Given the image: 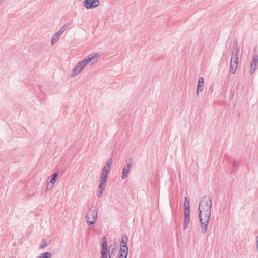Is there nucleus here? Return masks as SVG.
<instances>
[{
    "mask_svg": "<svg viewBox=\"0 0 258 258\" xmlns=\"http://www.w3.org/2000/svg\"><path fill=\"white\" fill-rule=\"evenodd\" d=\"M212 204V199L209 196H205L199 201V217L202 234H205L207 232L211 214Z\"/></svg>",
    "mask_w": 258,
    "mask_h": 258,
    "instance_id": "1",
    "label": "nucleus"
},
{
    "mask_svg": "<svg viewBox=\"0 0 258 258\" xmlns=\"http://www.w3.org/2000/svg\"><path fill=\"white\" fill-rule=\"evenodd\" d=\"M93 204L92 208L88 211L85 216L86 222L89 225L94 224L97 218V210L96 208H93Z\"/></svg>",
    "mask_w": 258,
    "mask_h": 258,
    "instance_id": "2",
    "label": "nucleus"
},
{
    "mask_svg": "<svg viewBox=\"0 0 258 258\" xmlns=\"http://www.w3.org/2000/svg\"><path fill=\"white\" fill-rule=\"evenodd\" d=\"M101 258H108V246L106 238L104 237L101 239Z\"/></svg>",
    "mask_w": 258,
    "mask_h": 258,
    "instance_id": "3",
    "label": "nucleus"
},
{
    "mask_svg": "<svg viewBox=\"0 0 258 258\" xmlns=\"http://www.w3.org/2000/svg\"><path fill=\"white\" fill-rule=\"evenodd\" d=\"M99 3V0H85L83 2L84 6L87 9L96 8Z\"/></svg>",
    "mask_w": 258,
    "mask_h": 258,
    "instance_id": "4",
    "label": "nucleus"
},
{
    "mask_svg": "<svg viewBox=\"0 0 258 258\" xmlns=\"http://www.w3.org/2000/svg\"><path fill=\"white\" fill-rule=\"evenodd\" d=\"M238 62V57L232 56L230 63V71L232 74H234L237 68V64Z\"/></svg>",
    "mask_w": 258,
    "mask_h": 258,
    "instance_id": "5",
    "label": "nucleus"
},
{
    "mask_svg": "<svg viewBox=\"0 0 258 258\" xmlns=\"http://www.w3.org/2000/svg\"><path fill=\"white\" fill-rule=\"evenodd\" d=\"M100 56L98 53H95L94 54H90L86 57L89 64H93L98 61V59Z\"/></svg>",
    "mask_w": 258,
    "mask_h": 258,
    "instance_id": "6",
    "label": "nucleus"
},
{
    "mask_svg": "<svg viewBox=\"0 0 258 258\" xmlns=\"http://www.w3.org/2000/svg\"><path fill=\"white\" fill-rule=\"evenodd\" d=\"M128 241V237L126 234L122 235L120 243V248H122V249H125L128 250V248L127 246V243Z\"/></svg>",
    "mask_w": 258,
    "mask_h": 258,
    "instance_id": "7",
    "label": "nucleus"
},
{
    "mask_svg": "<svg viewBox=\"0 0 258 258\" xmlns=\"http://www.w3.org/2000/svg\"><path fill=\"white\" fill-rule=\"evenodd\" d=\"M258 62V55L254 54L253 57V60L250 65V74H252L256 69L257 63Z\"/></svg>",
    "mask_w": 258,
    "mask_h": 258,
    "instance_id": "8",
    "label": "nucleus"
},
{
    "mask_svg": "<svg viewBox=\"0 0 258 258\" xmlns=\"http://www.w3.org/2000/svg\"><path fill=\"white\" fill-rule=\"evenodd\" d=\"M83 69L82 67L81 64H79V62L73 68V71L71 74V77H74V76L78 75L81 71Z\"/></svg>",
    "mask_w": 258,
    "mask_h": 258,
    "instance_id": "9",
    "label": "nucleus"
},
{
    "mask_svg": "<svg viewBox=\"0 0 258 258\" xmlns=\"http://www.w3.org/2000/svg\"><path fill=\"white\" fill-rule=\"evenodd\" d=\"M132 166V163H128L126 166H125L122 171L121 178L122 179H124L127 178L128 174L130 171V169Z\"/></svg>",
    "mask_w": 258,
    "mask_h": 258,
    "instance_id": "10",
    "label": "nucleus"
},
{
    "mask_svg": "<svg viewBox=\"0 0 258 258\" xmlns=\"http://www.w3.org/2000/svg\"><path fill=\"white\" fill-rule=\"evenodd\" d=\"M204 83V79L203 77H200L198 80L196 94L197 96L199 95L200 91H202L203 89V86Z\"/></svg>",
    "mask_w": 258,
    "mask_h": 258,
    "instance_id": "11",
    "label": "nucleus"
},
{
    "mask_svg": "<svg viewBox=\"0 0 258 258\" xmlns=\"http://www.w3.org/2000/svg\"><path fill=\"white\" fill-rule=\"evenodd\" d=\"M108 173H103V172H101V175L100 176V181L99 185L106 186L107 183V179L108 177Z\"/></svg>",
    "mask_w": 258,
    "mask_h": 258,
    "instance_id": "12",
    "label": "nucleus"
},
{
    "mask_svg": "<svg viewBox=\"0 0 258 258\" xmlns=\"http://www.w3.org/2000/svg\"><path fill=\"white\" fill-rule=\"evenodd\" d=\"M128 254V250L119 248V258H127Z\"/></svg>",
    "mask_w": 258,
    "mask_h": 258,
    "instance_id": "13",
    "label": "nucleus"
},
{
    "mask_svg": "<svg viewBox=\"0 0 258 258\" xmlns=\"http://www.w3.org/2000/svg\"><path fill=\"white\" fill-rule=\"evenodd\" d=\"M105 187H106V186L102 185V186H101V185H99V190L97 192V196L99 198L102 196L103 192L105 188Z\"/></svg>",
    "mask_w": 258,
    "mask_h": 258,
    "instance_id": "14",
    "label": "nucleus"
},
{
    "mask_svg": "<svg viewBox=\"0 0 258 258\" xmlns=\"http://www.w3.org/2000/svg\"><path fill=\"white\" fill-rule=\"evenodd\" d=\"M59 36L57 34L55 33L52 37L51 39V44L53 45L58 40H59Z\"/></svg>",
    "mask_w": 258,
    "mask_h": 258,
    "instance_id": "15",
    "label": "nucleus"
},
{
    "mask_svg": "<svg viewBox=\"0 0 258 258\" xmlns=\"http://www.w3.org/2000/svg\"><path fill=\"white\" fill-rule=\"evenodd\" d=\"M51 253L49 252H45L41 253L37 258H51Z\"/></svg>",
    "mask_w": 258,
    "mask_h": 258,
    "instance_id": "16",
    "label": "nucleus"
},
{
    "mask_svg": "<svg viewBox=\"0 0 258 258\" xmlns=\"http://www.w3.org/2000/svg\"><path fill=\"white\" fill-rule=\"evenodd\" d=\"M70 26L68 24H65L61 28V29L57 32L56 33L59 36H60L61 34L66 30V29Z\"/></svg>",
    "mask_w": 258,
    "mask_h": 258,
    "instance_id": "17",
    "label": "nucleus"
},
{
    "mask_svg": "<svg viewBox=\"0 0 258 258\" xmlns=\"http://www.w3.org/2000/svg\"><path fill=\"white\" fill-rule=\"evenodd\" d=\"M58 174L57 173H54L51 177V179L50 180V183H52V184H54V183L56 182L57 177H58Z\"/></svg>",
    "mask_w": 258,
    "mask_h": 258,
    "instance_id": "18",
    "label": "nucleus"
},
{
    "mask_svg": "<svg viewBox=\"0 0 258 258\" xmlns=\"http://www.w3.org/2000/svg\"><path fill=\"white\" fill-rule=\"evenodd\" d=\"M116 252V249L114 247L111 249L110 252L108 250V258H113V256L115 255Z\"/></svg>",
    "mask_w": 258,
    "mask_h": 258,
    "instance_id": "19",
    "label": "nucleus"
},
{
    "mask_svg": "<svg viewBox=\"0 0 258 258\" xmlns=\"http://www.w3.org/2000/svg\"><path fill=\"white\" fill-rule=\"evenodd\" d=\"M184 206L185 207L184 209H186L187 208L190 209L189 201L186 197H185V201H184Z\"/></svg>",
    "mask_w": 258,
    "mask_h": 258,
    "instance_id": "20",
    "label": "nucleus"
},
{
    "mask_svg": "<svg viewBox=\"0 0 258 258\" xmlns=\"http://www.w3.org/2000/svg\"><path fill=\"white\" fill-rule=\"evenodd\" d=\"M79 64H81L82 67L84 68L86 66L89 64V63L87 58H85L84 60L79 62Z\"/></svg>",
    "mask_w": 258,
    "mask_h": 258,
    "instance_id": "21",
    "label": "nucleus"
},
{
    "mask_svg": "<svg viewBox=\"0 0 258 258\" xmlns=\"http://www.w3.org/2000/svg\"><path fill=\"white\" fill-rule=\"evenodd\" d=\"M110 169H111V167H110L109 166H108V165H105L102 170V172H103V173H109V172H110Z\"/></svg>",
    "mask_w": 258,
    "mask_h": 258,
    "instance_id": "22",
    "label": "nucleus"
},
{
    "mask_svg": "<svg viewBox=\"0 0 258 258\" xmlns=\"http://www.w3.org/2000/svg\"><path fill=\"white\" fill-rule=\"evenodd\" d=\"M190 218H184V229H185L187 228L189 223L190 222Z\"/></svg>",
    "mask_w": 258,
    "mask_h": 258,
    "instance_id": "23",
    "label": "nucleus"
},
{
    "mask_svg": "<svg viewBox=\"0 0 258 258\" xmlns=\"http://www.w3.org/2000/svg\"><path fill=\"white\" fill-rule=\"evenodd\" d=\"M184 215H185V218H190V209H184Z\"/></svg>",
    "mask_w": 258,
    "mask_h": 258,
    "instance_id": "24",
    "label": "nucleus"
},
{
    "mask_svg": "<svg viewBox=\"0 0 258 258\" xmlns=\"http://www.w3.org/2000/svg\"><path fill=\"white\" fill-rule=\"evenodd\" d=\"M238 52V48H233L232 50V56L238 57L237 53Z\"/></svg>",
    "mask_w": 258,
    "mask_h": 258,
    "instance_id": "25",
    "label": "nucleus"
},
{
    "mask_svg": "<svg viewBox=\"0 0 258 258\" xmlns=\"http://www.w3.org/2000/svg\"><path fill=\"white\" fill-rule=\"evenodd\" d=\"M46 245H47V243H46V241L44 239H43L42 241L41 245L40 246V249H43V248H45L46 246Z\"/></svg>",
    "mask_w": 258,
    "mask_h": 258,
    "instance_id": "26",
    "label": "nucleus"
},
{
    "mask_svg": "<svg viewBox=\"0 0 258 258\" xmlns=\"http://www.w3.org/2000/svg\"><path fill=\"white\" fill-rule=\"evenodd\" d=\"M112 163V160L111 158H110L107 161V162L105 165H108V166H109L110 167H111Z\"/></svg>",
    "mask_w": 258,
    "mask_h": 258,
    "instance_id": "27",
    "label": "nucleus"
},
{
    "mask_svg": "<svg viewBox=\"0 0 258 258\" xmlns=\"http://www.w3.org/2000/svg\"><path fill=\"white\" fill-rule=\"evenodd\" d=\"M233 47L234 48H238V42L236 40L233 42Z\"/></svg>",
    "mask_w": 258,
    "mask_h": 258,
    "instance_id": "28",
    "label": "nucleus"
},
{
    "mask_svg": "<svg viewBox=\"0 0 258 258\" xmlns=\"http://www.w3.org/2000/svg\"><path fill=\"white\" fill-rule=\"evenodd\" d=\"M256 248H257V251L258 252V235L256 237Z\"/></svg>",
    "mask_w": 258,
    "mask_h": 258,
    "instance_id": "29",
    "label": "nucleus"
},
{
    "mask_svg": "<svg viewBox=\"0 0 258 258\" xmlns=\"http://www.w3.org/2000/svg\"><path fill=\"white\" fill-rule=\"evenodd\" d=\"M256 48L255 47V48H254L253 51L255 52L256 51Z\"/></svg>",
    "mask_w": 258,
    "mask_h": 258,
    "instance_id": "30",
    "label": "nucleus"
},
{
    "mask_svg": "<svg viewBox=\"0 0 258 258\" xmlns=\"http://www.w3.org/2000/svg\"><path fill=\"white\" fill-rule=\"evenodd\" d=\"M3 0H0V4L2 2Z\"/></svg>",
    "mask_w": 258,
    "mask_h": 258,
    "instance_id": "31",
    "label": "nucleus"
}]
</instances>
